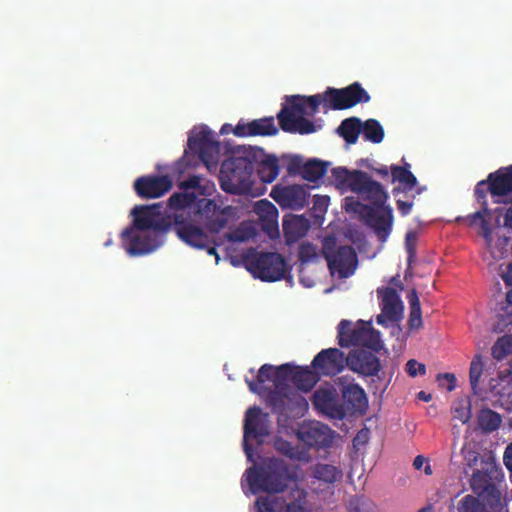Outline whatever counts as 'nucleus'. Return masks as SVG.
Returning <instances> with one entry per match:
<instances>
[{
    "label": "nucleus",
    "instance_id": "obj_1",
    "mask_svg": "<svg viewBox=\"0 0 512 512\" xmlns=\"http://www.w3.org/2000/svg\"><path fill=\"white\" fill-rule=\"evenodd\" d=\"M159 205L135 206L131 214L133 225L123 230L122 244L130 256H140L155 251L172 230L171 220L161 216Z\"/></svg>",
    "mask_w": 512,
    "mask_h": 512
},
{
    "label": "nucleus",
    "instance_id": "obj_2",
    "mask_svg": "<svg viewBox=\"0 0 512 512\" xmlns=\"http://www.w3.org/2000/svg\"><path fill=\"white\" fill-rule=\"evenodd\" d=\"M263 154V149L251 146H238L221 164L219 181L223 191L233 195L248 193L253 185L252 176L256 161Z\"/></svg>",
    "mask_w": 512,
    "mask_h": 512
},
{
    "label": "nucleus",
    "instance_id": "obj_3",
    "mask_svg": "<svg viewBox=\"0 0 512 512\" xmlns=\"http://www.w3.org/2000/svg\"><path fill=\"white\" fill-rule=\"evenodd\" d=\"M246 480L253 494L266 492L269 494L281 493L294 479L293 472L288 464L279 458L264 459L258 465L248 468L245 472Z\"/></svg>",
    "mask_w": 512,
    "mask_h": 512
},
{
    "label": "nucleus",
    "instance_id": "obj_4",
    "mask_svg": "<svg viewBox=\"0 0 512 512\" xmlns=\"http://www.w3.org/2000/svg\"><path fill=\"white\" fill-rule=\"evenodd\" d=\"M293 372L291 363L275 367L274 389H269L266 402L279 417L288 418L296 409L307 405L305 399L289 385Z\"/></svg>",
    "mask_w": 512,
    "mask_h": 512
},
{
    "label": "nucleus",
    "instance_id": "obj_5",
    "mask_svg": "<svg viewBox=\"0 0 512 512\" xmlns=\"http://www.w3.org/2000/svg\"><path fill=\"white\" fill-rule=\"evenodd\" d=\"M320 253L327 261V266L332 276L346 279L355 273L358 257L352 246H338L334 236H327L322 241Z\"/></svg>",
    "mask_w": 512,
    "mask_h": 512
},
{
    "label": "nucleus",
    "instance_id": "obj_6",
    "mask_svg": "<svg viewBox=\"0 0 512 512\" xmlns=\"http://www.w3.org/2000/svg\"><path fill=\"white\" fill-rule=\"evenodd\" d=\"M338 344L341 347L362 346L372 351L379 352L383 348L380 332L372 327L371 321L359 320L353 323L350 320H342L338 324Z\"/></svg>",
    "mask_w": 512,
    "mask_h": 512
},
{
    "label": "nucleus",
    "instance_id": "obj_7",
    "mask_svg": "<svg viewBox=\"0 0 512 512\" xmlns=\"http://www.w3.org/2000/svg\"><path fill=\"white\" fill-rule=\"evenodd\" d=\"M244 262L254 277L265 282L281 280L286 272V262L277 252L251 250L244 256Z\"/></svg>",
    "mask_w": 512,
    "mask_h": 512
},
{
    "label": "nucleus",
    "instance_id": "obj_8",
    "mask_svg": "<svg viewBox=\"0 0 512 512\" xmlns=\"http://www.w3.org/2000/svg\"><path fill=\"white\" fill-rule=\"evenodd\" d=\"M234 216V208L230 205H218L215 200L200 198L195 205L194 219L196 225L202 224L205 232L219 233Z\"/></svg>",
    "mask_w": 512,
    "mask_h": 512
},
{
    "label": "nucleus",
    "instance_id": "obj_9",
    "mask_svg": "<svg viewBox=\"0 0 512 512\" xmlns=\"http://www.w3.org/2000/svg\"><path fill=\"white\" fill-rule=\"evenodd\" d=\"M174 232L187 245L196 249L206 250L209 255L216 257V262L219 261L216 242L213 236L205 232L199 225L194 224L189 215L181 213L176 216Z\"/></svg>",
    "mask_w": 512,
    "mask_h": 512
},
{
    "label": "nucleus",
    "instance_id": "obj_10",
    "mask_svg": "<svg viewBox=\"0 0 512 512\" xmlns=\"http://www.w3.org/2000/svg\"><path fill=\"white\" fill-rule=\"evenodd\" d=\"M287 101L289 104L283 105L277 114L280 128L284 132L299 133L301 135L314 133L316 126L312 121L304 117L307 111L304 110L300 95L287 97Z\"/></svg>",
    "mask_w": 512,
    "mask_h": 512
},
{
    "label": "nucleus",
    "instance_id": "obj_11",
    "mask_svg": "<svg viewBox=\"0 0 512 512\" xmlns=\"http://www.w3.org/2000/svg\"><path fill=\"white\" fill-rule=\"evenodd\" d=\"M243 430V449L248 460H252L253 448L248 441L263 439L270 434L269 414L263 413L257 406L250 407L245 413Z\"/></svg>",
    "mask_w": 512,
    "mask_h": 512
},
{
    "label": "nucleus",
    "instance_id": "obj_12",
    "mask_svg": "<svg viewBox=\"0 0 512 512\" xmlns=\"http://www.w3.org/2000/svg\"><path fill=\"white\" fill-rule=\"evenodd\" d=\"M326 96L329 110H346L360 103H368L371 99L369 93L359 82L340 89L327 87Z\"/></svg>",
    "mask_w": 512,
    "mask_h": 512
},
{
    "label": "nucleus",
    "instance_id": "obj_13",
    "mask_svg": "<svg viewBox=\"0 0 512 512\" xmlns=\"http://www.w3.org/2000/svg\"><path fill=\"white\" fill-rule=\"evenodd\" d=\"M297 438L303 442L308 450L329 448L334 440L335 431L321 422L303 424L296 433Z\"/></svg>",
    "mask_w": 512,
    "mask_h": 512
},
{
    "label": "nucleus",
    "instance_id": "obj_14",
    "mask_svg": "<svg viewBox=\"0 0 512 512\" xmlns=\"http://www.w3.org/2000/svg\"><path fill=\"white\" fill-rule=\"evenodd\" d=\"M361 206L366 224L373 229L380 241L385 242L392 231V208L385 204L382 207Z\"/></svg>",
    "mask_w": 512,
    "mask_h": 512
},
{
    "label": "nucleus",
    "instance_id": "obj_15",
    "mask_svg": "<svg viewBox=\"0 0 512 512\" xmlns=\"http://www.w3.org/2000/svg\"><path fill=\"white\" fill-rule=\"evenodd\" d=\"M347 366V356L338 348L321 350L312 360L311 367L319 376H336Z\"/></svg>",
    "mask_w": 512,
    "mask_h": 512
},
{
    "label": "nucleus",
    "instance_id": "obj_16",
    "mask_svg": "<svg viewBox=\"0 0 512 512\" xmlns=\"http://www.w3.org/2000/svg\"><path fill=\"white\" fill-rule=\"evenodd\" d=\"M375 352L367 348H357L350 351L347 355L348 368L365 377L378 375L382 365Z\"/></svg>",
    "mask_w": 512,
    "mask_h": 512
},
{
    "label": "nucleus",
    "instance_id": "obj_17",
    "mask_svg": "<svg viewBox=\"0 0 512 512\" xmlns=\"http://www.w3.org/2000/svg\"><path fill=\"white\" fill-rule=\"evenodd\" d=\"M270 197L282 208L299 210L307 204L308 194L301 185L278 184L272 188Z\"/></svg>",
    "mask_w": 512,
    "mask_h": 512
},
{
    "label": "nucleus",
    "instance_id": "obj_18",
    "mask_svg": "<svg viewBox=\"0 0 512 512\" xmlns=\"http://www.w3.org/2000/svg\"><path fill=\"white\" fill-rule=\"evenodd\" d=\"M314 407L331 419L342 420L346 417L345 409L334 388H319L312 396Z\"/></svg>",
    "mask_w": 512,
    "mask_h": 512
},
{
    "label": "nucleus",
    "instance_id": "obj_19",
    "mask_svg": "<svg viewBox=\"0 0 512 512\" xmlns=\"http://www.w3.org/2000/svg\"><path fill=\"white\" fill-rule=\"evenodd\" d=\"M134 190L141 198H159L172 188V180L168 175H147L137 178Z\"/></svg>",
    "mask_w": 512,
    "mask_h": 512
},
{
    "label": "nucleus",
    "instance_id": "obj_20",
    "mask_svg": "<svg viewBox=\"0 0 512 512\" xmlns=\"http://www.w3.org/2000/svg\"><path fill=\"white\" fill-rule=\"evenodd\" d=\"M188 146L191 150L197 151L200 159L206 164L214 162L220 153L219 142L207 128H202L198 134L190 136Z\"/></svg>",
    "mask_w": 512,
    "mask_h": 512
},
{
    "label": "nucleus",
    "instance_id": "obj_21",
    "mask_svg": "<svg viewBox=\"0 0 512 512\" xmlns=\"http://www.w3.org/2000/svg\"><path fill=\"white\" fill-rule=\"evenodd\" d=\"M279 132L273 117H263L249 122L240 120L233 129L237 137L274 136Z\"/></svg>",
    "mask_w": 512,
    "mask_h": 512
},
{
    "label": "nucleus",
    "instance_id": "obj_22",
    "mask_svg": "<svg viewBox=\"0 0 512 512\" xmlns=\"http://www.w3.org/2000/svg\"><path fill=\"white\" fill-rule=\"evenodd\" d=\"M353 193L358 194L364 200H368L372 204L371 207H382L388 199V194L382 184L374 181L364 171L363 177L356 182Z\"/></svg>",
    "mask_w": 512,
    "mask_h": 512
},
{
    "label": "nucleus",
    "instance_id": "obj_23",
    "mask_svg": "<svg viewBox=\"0 0 512 512\" xmlns=\"http://www.w3.org/2000/svg\"><path fill=\"white\" fill-rule=\"evenodd\" d=\"M342 407L347 415H363L368 408V399L364 389L358 384H349L342 391Z\"/></svg>",
    "mask_w": 512,
    "mask_h": 512
},
{
    "label": "nucleus",
    "instance_id": "obj_24",
    "mask_svg": "<svg viewBox=\"0 0 512 512\" xmlns=\"http://www.w3.org/2000/svg\"><path fill=\"white\" fill-rule=\"evenodd\" d=\"M498 481L500 479L475 470L470 480V486L479 497L491 502L498 501L500 498V492L496 487V482Z\"/></svg>",
    "mask_w": 512,
    "mask_h": 512
},
{
    "label": "nucleus",
    "instance_id": "obj_25",
    "mask_svg": "<svg viewBox=\"0 0 512 512\" xmlns=\"http://www.w3.org/2000/svg\"><path fill=\"white\" fill-rule=\"evenodd\" d=\"M199 198L197 197L195 192L184 191L172 194L168 199V206L171 209L176 210L173 218L171 220L172 230L174 231V222L177 215L181 213H185L189 215V217L193 220L194 224H196L195 219L193 218L195 215V205L197 204Z\"/></svg>",
    "mask_w": 512,
    "mask_h": 512
},
{
    "label": "nucleus",
    "instance_id": "obj_26",
    "mask_svg": "<svg viewBox=\"0 0 512 512\" xmlns=\"http://www.w3.org/2000/svg\"><path fill=\"white\" fill-rule=\"evenodd\" d=\"M488 192L492 197L507 196L512 193L511 165L492 172L487 177Z\"/></svg>",
    "mask_w": 512,
    "mask_h": 512
},
{
    "label": "nucleus",
    "instance_id": "obj_27",
    "mask_svg": "<svg viewBox=\"0 0 512 512\" xmlns=\"http://www.w3.org/2000/svg\"><path fill=\"white\" fill-rule=\"evenodd\" d=\"M282 228L286 244L291 245L306 235L310 222L302 215H289L284 217Z\"/></svg>",
    "mask_w": 512,
    "mask_h": 512
},
{
    "label": "nucleus",
    "instance_id": "obj_28",
    "mask_svg": "<svg viewBox=\"0 0 512 512\" xmlns=\"http://www.w3.org/2000/svg\"><path fill=\"white\" fill-rule=\"evenodd\" d=\"M381 297V311L386 313L389 322H397L403 315V304L396 290L390 287L378 290Z\"/></svg>",
    "mask_w": 512,
    "mask_h": 512
},
{
    "label": "nucleus",
    "instance_id": "obj_29",
    "mask_svg": "<svg viewBox=\"0 0 512 512\" xmlns=\"http://www.w3.org/2000/svg\"><path fill=\"white\" fill-rule=\"evenodd\" d=\"M467 460L470 467L479 466V468L475 469L476 471L488 474L489 476L500 480L502 479V469L499 465H497L495 457L492 455V453L489 452L484 453L483 455H479L478 453L472 451L468 453Z\"/></svg>",
    "mask_w": 512,
    "mask_h": 512
},
{
    "label": "nucleus",
    "instance_id": "obj_30",
    "mask_svg": "<svg viewBox=\"0 0 512 512\" xmlns=\"http://www.w3.org/2000/svg\"><path fill=\"white\" fill-rule=\"evenodd\" d=\"M363 177L361 170H348L345 167H336L332 169V182L341 191H351L356 186V182Z\"/></svg>",
    "mask_w": 512,
    "mask_h": 512
},
{
    "label": "nucleus",
    "instance_id": "obj_31",
    "mask_svg": "<svg viewBox=\"0 0 512 512\" xmlns=\"http://www.w3.org/2000/svg\"><path fill=\"white\" fill-rule=\"evenodd\" d=\"M255 169L262 182L272 183L280 172L278 158L275 155H266L263 151L262 156L256 161Z\"/></svg>",
    "mask_w": 512,
    "mask_h": 512
},
{
    "label": "nucleus",
    "instance_id": "obj_32",
    "mask_svg": "<svg viewBox=\"0 0 512 512\" xmlns=\"http://www.w3.org/2000/svg\"><path fill=\"white\" fill-rule=\"evenodd\" d=\"M320 380L318 372L309 366H294L292 383L298 390L309 392Z\"/></svg>",
    "mask_w": 512,
    "mask_h": 512
},
{
    "label": "nucleus",
    "instance_id": "obj_33",
    "mask_svg": "<svg viewBox=\"0 0 512 512\" xmlns=\"http://www.w3.org/2000/svg\"><path fill=\"white\" fill-rule=\"evenodd\" d=\"M274 448L287 458L303 463L311 461L309 450L305 447L293 445L291 442L278 437L274 440Z\"/></svg>",
    "mask_w": 512,
    "mask_h": 512
},
{
    "label": "nucleus",
    "instance_id": "obj_34",
    "mask_svg": "<svg viewBox=\"0 0 512 512\" xmlns=\"http://www.w3.org/2000/svg\"><path fill=\"white\" fill-rule=\"evenodd\" d=\"M274 373L275 366L271 364L262 365L258 370L256 381L246 379L249 390L258 395H263L266 392L268 393L269 389L264 387L263 384L267 381L274 383Z\"/></svg>",
    "mask_w": 512,
    "mask_h": 512
},
{
    "label": "nucleus",
    "instance_id": "obj_35",
    "mask_svg": "<svg viewBox=\"0 0 512 512\" xmlns=\"http://www.w3.org/2000/svg\"><path fill=\"white\" fill-rule=\"evenodd\" d=\"M361 126L362 121L358 117L346 118L337 128V133L347 144H355L361 133Z\"/></svg>",
    "mask_w": 512,
    "mask_h": 512
},
{
    "label": "nucleus",
    "instance_id": "obj_36",
    "mask_svg": "<svg viewBox=\"0 0 512 512\" xmlns=\"http://www.w3.org/2000/svg\"><path fill=\"white\" fill-rule=\"evenodd\" d=\"M313 477L319 481L333 484L342 479L343 473L340 468L334 465L318 463L313 469Z\"/></svg>",
    "mask_w": 512,
    "mask_h": 512
},
{
    "label": "nucleus",
    "instance_id": "obj_37",
    "mask_svg": "<svg viewBox=\"0 0 512 512\" xmlns=\"http://www.w3.org/2000/svg\"><path fill=\"white\" fill-rule=\"evenodd\" d=\"M501 421V416L490 408L481 409L477 415L478 427L484 433H491L497 430Z\"/></svg>",
    "mask_w": 512,
    "mask_h": 512
},
{
    "label": "nucleus",
    "instance_id": "obj_38",
    "mask_svg": "<svg viewBox=\"0 0 512 512\" xmlns=\"http://www.w3.org/2000/svg\"><path fill=\"white\" fill-rule=\"evenodd\" d=\"M409 168L410 165L408 163L403 167L398 165L391 166L392 181H398L403 185V191L412 190V188L417 184V179Z\"/></svg>",
    "mask_w": 512,
    "mask_h": 512
},
{
    "label": "nucleus",
    "instance_id": "obj_39",
    "mask_svg": "<svg viewBox=\"0 0 512 512\" xmlns=\"http://www.w3.org/2000/svg\"><path fill=\"white\" fill-rule=\"evenodd\" d=\"M328 163L312 159L303 164L301 168V176L303 179L315 182L324 176L327 170Z\"/></svg>",
    "mask_w": 512,
    "mask_h": 512
},
{
    "label": "nucleus",
    "instance_id": "obj_40",
    "mask_svg": "<svg viewBox=\"0 0 512 512\" xmlns=\"http://www.w3.org/2000/svg\"><path fill=\"white\" fill-rule=\"evenodd\" d=\"M361 133L366 141L378 144L384 139V129L380 122L370 118L362 121Z\"/></svg>",
    "mask_w": 512,
    "mask_h": 512
},
{
    "label": "nucleus",
    "instance_id": "obj_41",
    "mask_svg": "<svg viewBox=\"0 0 512 512\" xmlns=\"http://www.w3.org/2000/svg\"><path fill=\"white\" fill-rule=\"evenodd\" d=\"M407 298L410 305V313L408 319L409 328L411 330L419 329L422 326V312L417 291L413 289Z\"/></svg>",
    "mask_w": 512,
    "mask_h": 512
},
{
    "label": "nucleus",
    "instance_id": "obj_42",
    "mask_svg": "<svg viewBox=\"0 0 512 512\" xmlns=\"http://www.w3.org/2000/svg\"><path fill=\"white\" fill-rule=\"evenodd\" d=\"M491 210L488 208V212L484 211V207L481 206V210L469 214L465 219L469 222L470 226L480 225L482 229V235L488 238L492 229L490 227Z\"/></svg>",
    "mask_w": 512,
    "mask_h": 512
},
{
    "label": "nucleus",
    "instance_id": "obj_43",
    "mask_svg": "<svg viewBox=\"0 0 512 512\" xmlns=\"http://www.w3.org/2000/svg\"><path fill=\"white\" fill-rule=\"evenodd\" d=\"M346 508L348 512H379L377 505L364 495L351 496Z\"/></svg>",
    "mask_w": 512,
    "mask_h": 512
},
{
    "label": "nucleus",
    "instance_id": "obj_44",
    "mask_svg": "<svg viewBox=\"0 0 512 512\" xmlns=\"http://www.w3.org/2000/svg\"><path fill=\"white\" fill-rule=\"evenodd\" d=\"M301 101L304 105V110L307 111L306 114L311 116L315 115L319 112V106L323 104L324 108L329 109V103L326 101V90L322 94H315L311 96H301Z\"/></svg>",
    "mask_w": 512,
    "mask_h": 512
},
{
    "label": "nucleus",
    "instance_id": "obj_45",
    "mask_svg": "<svg viewBox=\"0 0 512 512\" xmlns=\"http://www.w3.org/2000/svg\"><path fill=\"white\" fill-rule=\"evenodd\" d=\"M458 512H488L486 506L475 496L466 495L458 503Z\"/></svg>",
    "mask_w": 512,
    "mask_h": 512
},
{
    "label": "nucleus",
    "instance_id": "obj_46",
    "mask_svg": "<svg viewBox=\"0 0 512 512\" xmlns=\"http://www.w3.org/2000/svg\"><path fill=\"white\" fill-rule=\"evenodd\" d=\"M492 356L494 359L501 361L507 355L512 353V340L508 336L500 337L492 346Z\"/></svg>",
    "mask_w": 512,
    "mask_h": 512
},
{
    "label": "nucleus",
    "instance_id": "obj_47",
    "mask_svg": "<svg viewBox=\"0 0 512 512\" xmlns=\"http://www.w3.org/2000/svg\"><path fill=\"white\" fill-rule=\"evenodd\" d=\"M483 372V362L480 355H476L470 364V371H469V379H470V385L471 389L474 394H477V387L479 384V380L481 378Z\"/></svg>",
    "mask_w": 512,
    "mask_h": 512
},
{
    "label": "nucleus",
    "instance_id": "obj_48",
    "mask_svg": "<svg viewBox=\"0 0 512 512\" xmlns=\"http://www.w3.org/2000/svg\"><path fill=\"white\" fill-rule=\"evenodd\" d=\"M319 251L316 245L307 242L299 247L298 257L302 264L315 263L319 260Z\"/></svg>",
    "mask_w": 512,
    "mask_h": 512
},
{
    "label": "nucleus",
    "instance_id": "obj_49",
    "mask_svg": "<svg viewBox=\"0 0 512 512\" xmlns=\"http://www.w3.org/2000/svg\"><path fill=\"white\" fill-rule=\"evenodd\" d=\"M452 413L455 419H458L463 424L468 423L472 416L470 401L466 399L458 401L452 407Z\"/></svg>",
    "mask_w": 512,
    "mask_h": 512
},
{
    "label": "nucleus",
    "instance_id": "obj_50",
    "mask_svg": "<svg viewBox=\"0 0 512 512\" xmlns=\"http://www.w3.org/2000/svg\"><path fill=\"white\" fill-rule=\"evenodd\" d=\"M488 191V182L486 180H482L477 183L475 187V197L477 201L484 207V211L488 212V203L486 199V193Z\"/></svg>",
    "mask_w": 512,
    "mask_h": 512
},
{
    "label": "nucleus",
    "instance_id": "obj_51",
    "mask_svg": "<svg viewBox=\"0 0 512 512\" xmlns=\"http://www.w3.org/2000/svg\"><path fill=\"white\" fill-rule=\"evenodd\" d=\"M405 370L410 377H417L418 375L426 374V366L415 359H410L405 365Z\"/></svg>",
    "mask_w": 512,
    "mask_h": 512
},
{
    "label": "nucleus",
    "instance_id": "obj_52",
    "mask_svg": "<svg viewBox=\"0 0 512 512\" xmlns=\"http://www.w3.org/2000/svg\"><path fill=\"white\" fill-rule=\"evenodd\" d=\"M498 316L503 323L512 322V289L507 292L506 304L501 308Z\"/></svg>",
    "mask_w": 512,
    "mask_h": 512
},
{
    "label": "nucleus",
    "instance_id": "obj_53",
    "mask_svg": "<svg viewBox=\"0 0 512 512\" xmlns=\"http://www.w3.org/2000/svg\"><path fill=\"white\" fill-rule=\"evenodd\" d=\"M439 386L446 387L447 391L451 392L456 387V377L453 373H440L437 375Z\"/></svg>",
    "mask_w": 512,
    "mask_h": 512
},
{
    "label": "nucleus",
    "instance_id": "obj_54",
    "mask_svg": "<svg viewBox=\"0 0 512 512\" xmlns=\"http://www.w3.org/2000/svg\"><path fill=\"white\" fill-rule=\"evenodd\" d=\"M255 505L257 512H275L276 502L267 496H262L257 498Z\"/></svg>",
    "mask_w": 512,
    "mask_h": 512
},
{
    "label": "nucleus",
    "instance_id": "obj_55",
    "mask_svg": "<svg viewBox=\"0 0 512 512\" xmlns=\"http://www.w3.org/2000/svg\"><path fill=\"white\" fill-rule=\"evenodd\" d=\"M330 203L329 196L315 195L313 197V209L320 213H325Z\"/></svg>",
    "mask_w": 512,
    "mask_h": 512
},
{
    "label": "nucleus",
    "instance_id": "obj_56",
    "mask_svg": "<svg viewBox=\"0 0 512 512\" xmlns=\"http://www.w3.org/2000/svg\"><path fill=\"white\" fill-rule=\"evenodd\" d=\"M201 178L197 175H192L188 177L186 180L179 183V188L184 191H189L191 189L200 188Z\"/></svg>",
    "mask_w": 512,
    "mask_h": 512
},
{
    "label": "nucleus",
    "instance_id": "obj_57",
    "mask_svg": "<svg viewBox=\"0 0 512 512\" xmlns=\"http://www.w3.org/2000/svg\"><path fill=\"white\" fill-rule=\"evenodd\" d=\"M397 209L402 216H406L411 212L413 202L403 201L398 199L396 201Z\"/></svg>",
    "mask_w": 512,
    "mask_h": 512
},
{
    "label": "nucleus",
    "instance_id": "obj_58",
    "mask_svg": "<svg viewBox=\"0 0 512 512\" xmlns=\"http://www.w3.org/2000/svg\"><path fill=\"white\" fill-rule=\"evenodd\" d=\"M258 206L260 208H262V207L265 208V211L267 212V214L271 215L272 217H275L277 214V210H276L275 206L268 200L259 201Z\"/></svg>",
    "mask_w": 512,
    "mask_h": 512
},
{
    "label": "nucleus",
    "instance_id": "obj_59",
    "mask_svg": "<svg viewBox=\"0 0 512 512\" xmlns=\"http://www.w3.org/2000/svg\"><path fill=\"white\" fill-rule=\"evenodd\" d=\"M503 460L507 469L512 471V443L506 447Z\"/></svg>",
    "mask_w": 512,
    "mask_h": 512
},
{
    "label": "nucleus",
    "instance_id": "obj_60",
    "mask_svg": "<svg viewBox=\"0 0 512 512\" xmlns=\"http://www.w3.org/2000/svg\"><path fill=\"white\" fill-rule=\"evenodd\" d=\"M368 433V430L359 431L353 440L354 445L365 444L368 441Z\"/></svg>",
    "mask_w": 512,
    "mask_h": 512
},
{
    "label": "nucleus",
    "instance_id": "obj_61",
    "mask_svg": "<svg viewBox=\"0 0 512 512\" xmlns=\"http://www.w3.org/2000/svg\"><path fill=\"white\" fill-rule=\"evenodd\" d=\"M285 512H309L305 507L301 504L292 502L287 505Z\"/></svg>",
    "mask_w": 512,
    "mask_h": 512
},
{
    "label": "nucleus",
    "instance_id": "obj_62",
    "mask_svg": "<svg viewBox=\"0 0 512 512\" xmlns=\"http://www.w3.org/2000/svg\"><path fill=\"white\" fill-rule=\"evenodd\" d=\"M426 462L427 459L424 456L418 455L413 461V466L416 470H420Z\"/></svg>",
    "mask_w": 512,
    "mask_h": 512
},
{
    "label": "nucleus",
    "instance_id": "obj_63",
    "mask_svg": "<svg viewBox=\"0 0 512 512\" xmlns=\"http://www.w3.org/2000/svg\"><path fill=\"white\" fill-rule=\"evenodd\" d=\"M504 225L512 228V205L507 208L504 215Z\"/></svg>",
    "mask_w": 512,
    "mask_h": 512
},
{
    "label": "nucleus",
    "instance_id": "obj_64",
    "mask_svg": "<svg viewBox=\"0 0 512 512\" xmlns=\"http://www.w3.org/2000/svg\"><path fill=\"white\" fill-rule=\"evenodd\" d=\"M503 280L507 286H512V264L508 265L507 271L503 275Z\"/></svg>",
    "mask_w": 512,
    "mask_h": 512
}]
</instances>
